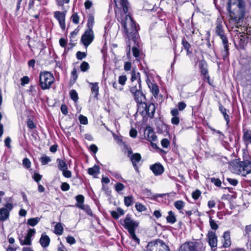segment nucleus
<instances>
[{"label": "nucleus", "mask_w": 251, "mask_h": 251, "mask_svg": "<svg viewBox=\"0 0 251 251\" xmlns=\"http://www.w3.org/2000/svg\"><path fill=\"white\" fill-rule=\"evenodd\" d=\"M182 45L183 48L186 50L187 54L192 53L191 51H190V48L191 47L190 44L186 41L185 38H183L182 39Z\"/></svg>", "instance_id": "35"}, {"label": "nucleus", "mask_w": 251, "mask_h": 251, "mask_svg": "<svg viewBox=\"0 0 251 251\" xmlns=\"http://www.w3.org/2000/svg\"><path fill=\"white\" fill-rule=\"evenodd\" d=\"M126 80L127 78L126 75H121L119 77L118 83L123 87L125 84Z\"/></svg>", "instance_id": "49"}, {"label": "nucleus", "mask_w": 251, "mask_h": 251, "mask_svg": "<svg viewBox=\"0 0 251 251\" xmlns=\"http://www.w3.org/2000/svg\"><path fill=\"white\" fill-rule=\"evenodd\" d=\"M149 87L154 96L158 94L159 91L158 87L156 84L151 83L150 85H149Z\"/></svg>", "instance_id": "36"}, {"label": "nucleus", "mask_w": 251, "mask_h": 251, "mask_svg": "<svg viewBox=\"0 0 251 251\" xmlns=\"http://www.w3.org/2000/svg\"><path fill=\"white\" fill-rule=\"evenodd\" d=\"M142 157L140 153H135L134 154H132L130 158L131 161L132 162V164L133 167L137 172H139V168L137 165L141 160Z\"/></svg>", "instance_id": "12"}, {"label": "nucleus", "mask_w": 251, "mask_h": 251, "mask_svg": "<svg viewBox=\"0 0 251 251\" xmlns=\"http://www.w3.org/2000/svg\"><path fill=\"white\" fill-rule=\"evenodd\" d=\"M150 169L152 171L154 175L159 176L164 172V168L160 163H155L150 166Z\"/></svg>", "instance_id": "13"}, {"label": "nucleus", "mask_w": 251, "mask_h": 251, "mask_svg": "<svg viewBox=\"0 0 251 251\" xmlns=\"http://www.w3.org/2000/svg\"><path fill=\"white\" fill-rule=\"evenodd\" d=\"M79 208L84 210L88 215L91 216H93V212L89 205L84 204L83 205H82V206H81Z\"/></svg>", "instance_id": "41"}, {"label": "nucleus", "mask_w": 251, "mask_h": 251, "mask_svg": "<svg viewBox=\"0 0 251 251\" xmlns=\"http://www.w3.org/2000/svg\"><path fill=\"white\" fill-rule=\"evenodd\" d=\"M70 186L67 182H63L61 185V189L63 191H67L70 189Z\"/></svg>", "instance_id": "55"}, {"label": "nucleus", "mask_w": 251, "mask_h": 251, "mask_svg": "<svg viewBox=\"0 0 251 251\" xmlns=\"http://www.w3.org/2000/svg\"><path fill=\"white\" fill-rule=\"evenodd\" d=\"M227 10L230 20L234 24L238 25L245 14V2L243 0H229Z\"/></svg>", "instance_id": "2"}, {"label": "nucleus", "mask_w": 251, "mask_h": 251, "mask_svg": "<svg viewBox=\"0 0 251 251\" xmlns=\"http://www.w3.org/2000/svg\"><path fill=\"white\" fill-rule=\"evenodd\" d=\"M243 140L246 144H251V130L244 129Z\"/></svg>", "instance_id": "21"}, {"label": "nucleus", "mask_w": 251, "mask_h": 251, "mask_svg": "<svg viewBox=\"0 0 251 251\" xmlns=\"http://www.w3.org/2000/svg\"><path fill=\"white\" fill-rule=\"evenodd\" d=\"M229 168L232 173L245 176L251 174V161L249 160L243 161L234 160L231 162Z\"/></svg>", "instance_id": "3"}, {"label": "nucleus", "mask_w": 251, "mask_h": 251, "mask_svg": "<svg viewBox=\"0 0 251 251\" xmlns=\"http://www.w3.org/2000/svg\"><path fill=\"white\" fill-rule=\"evenodd\" d=\"M166 220L168 223L171 224H174L176 221L175 214L172 211L168 212V215L166 217Z\"/></svg>", "instance_id": "29"}, {"label": "nucleus", "mask_w": 251, "mask_h": 251, "mask_svg": "<svg viewBox=\"0 0 251 251\" xmlns=\"http://www.w3.org/2000/svg\"><path fill=\"white\" fill-rule=\"evenodd\" d=\"M245 235H247L248 237L251 236V225L246 226Z\"/></svg>", "instance_id": "61"}, {"label": "nucleus", "mask_w": 251, "mask_h": 251, "mask_svg": "<svg viewBox=\"0 0 251 251\" xmlns=\"http://www.w3.org/2000/svg\"><path fill=\"white\" fill-rule=\"evenodd\" d=\"M137 103H141L145 100V96L143 94L142 90L132 94Z\"/></svg>", "instance_id": "17"}, {"label": "nucleus", "mask_w": 251, "mask_h": 251, "mask_svg": "<svg viewBox=\"0 0 251 251\" xmlns=\"http://www.w3.org/2000/svg\"><path fill=\"white\" fill-rule=\"evenodd\" d=\"M125 188L124 185L121 183L118 182L115 184V189L117 192L123 191Z\"/></svg>", "instance_id": "46"}, {"label": "nucleus", "mask_w": 251, "mask_h": 251, "mask_svg": "<svg viewBox=\"0 0 251 251\" xmlns=\"http://www.w3.org/2000/svg\"><path fill=\"white\" fill-rule=\"evenodd\" d=\"M201 192L199 190H196L192 193V196L194 199L197 200L201 196Z\"/></svg>", "instance_id": "58"}, {"label": "nucleus", "mask_w": 251, "mask_h": 251, "mask_svg": "<svg viewBox=\"0 0 251 251\" xmlns=\"http://www.w3.org/2000/svg\"><path fill=\"white\" fill-rule=\"evenodd\" d=\"M161 145L164 148H168L170 146V141L166 138H164L161 141Z\"/></svg>", "instance_id": "52"}, {"label": "nucleus", "mask_w": 251, "mask_h": 251, "mask_svg": "<svg viewBox=\"0 0 251 251\" xmlns=\"http://www.w3.org/2000/svg\"><path fill=\"white\" fill-rule=\"evenodd\" d=\"M94 38L93 30L87 29L82 35L81 41L85 47H87L92 42Z\"/></svg>", "instance_id": "9"}, {"label": "nucleus", "mask_w": 251, "mask_h": 251, "mask_svg": "<svg viewBox=\"0 0 251 251\" xmlns=\"http://www.w3.org/2000/svg\"><path fill=\"white\" fill-rule=\"evenodd\" d=\"M115 8L114 9L116 16L121 20V25L124 28V32L127 38L133 39L136 41L137 36V28L135 23L130 16L126 14L129 7L127 0H114Z\"/></svg>", "instance_id": "1"}, {"label": "nucleus", "mask_w": 251, "mask_h": 251, "mask_svg": "<svg viewBox=\"0 0 251 251\" xmlns=\"http://www.w3.org/2000/svg\"><path fill=\"white\" fill-rule=\"evenodd\" d=\"M135 231H132L131 232H129V233L130 234V237L132 239V240L135 241L137 244L140 243V240L136 236L135 234Z\"/></svg>", "instance_id": "47"}, {"label": "nucleus", "mask_w": 251, "mask_h": 251, "mask_svg": "<svg viewBox=\"0 0 251 251\" xmlns=\"http://www.w3.org/2000/svg\"><path fill=\"white\" fill-rule=\"evenodd\" d=\"M86 56V53L78 51L76 52V57L78 60H82Z\"/></svg>", "instance_id": "57"}, {"label": "nucleus", "mask_w": 251, "mask_h": 251, "mask_svg": "<svg viewBox=\"0 0 251 251\" xmlns=\"http://www.w3.org/2000/svg\"><path fill=\"white\" fill-rule=\"evenodd\" d=\"M227 180L230 184L234 186H236L238 183V181L236 179L227 178Z\"/></svg>", "instance_id": "60"}, {"label": "nucleus", "mask_w": 251, "mask_h": 251, "mask_svg": "<svg viewBox=\"0 0 251 251\" xmlns=\"http://www.w3.org/2000/svg\"><path fill=\"white\" fill-rule=\"evenodd\" d=\"M63 231V227L61 223H57L54 227V233L56 235H60Z\"/></svg>", "instance_id": "33"}, {"label": "nucleus", "mask_w": 251, "mask_h": 251, "mask_svg": "<svg viewBox=\"0 0 251 251\" xmlns=\"http://www.w3.org/2000/svg\"><path fill=\"white\" fill-rule=\"evenodd\" d=\"M237 32H239V34H238L237 35H235V37L236 39H239L240 40V43H242L245 41L246 35L244 33V31H245V28L243 30V29H241V32L239 31V30H236Z\"/></svg>", "instance_id": "40"}, {"label": "nucleus", "mask_w": 251, "mask_h": 251, "mask_svg": "<svg viewBox=\"0 0 251 251\" xmlns=\"http://www.w3.org/2000/svg\"><path fill=\"white\" fill-rule=\"evenodd\" d=\"M135 206L136 210L139 212H143L147 210L146 207L140 202H136Z\"/></svg>", "instance_id": "42"}, {"label": "nucleus", "mask_w": 251, "mask_h": 251, "mask_svg": "<svg viewBox=\"0 0 251 251\" xmlns=\"http://www.w3.org/2000/svg\"><path fill=\"white\" fill-rule=\"evenodd\" d=\"M179 251H205V246L198 242H188L181 245Z\"/></svg>", "instance_id": "5"}, {"label": "nucleus", "mask_w": 251, "mask_h": 251, "mask_svg": "<svg viewBox=\"0 0 251 251\" xmlns=\"http://www.w3.org/2000/svg\"><path fill=\"white\" fill-rule=\"evenodd\" d=\"M90 84L92 85L91 89L92 93L94 94V97L95 98H97L99 95V87L98 86V83H90Z\"/></svg>", "instance_id": "27"}, {"label": "nucleus", "mask_w": 251, "mask_h": 251, "mask_svg": "<svg viewBox=\"0 0 251 251\" xmlns=\"http://www.w3.org/2000/svg\"><path fill=\"white\" fill-rule=\"evenodd\" d=\"M209 224H210L211 228L213 230H216L219 227L218 225L216 224L215 221L212 219V218L211 217H210V218H209Z\"/></svg>", "instance_id": "45"}, {"label": "nucleus", "mask_w": 251, "mask_h": 251, "mask_svg": "<svg viewBox=\"0 0 251 251\" xmlns=\"http://www.w3.org/2000/svg\"><path fill=\"white\" fill-rule=\"evenodd\" d=\"M54 17L58 21L61 28L63 29L65 28V13L60 11L54 12Z\"/></svg>", "instance_id": "11"}, {"label": "nucleus", "mask_w": 251, "mask_h": 251, "mask_svg": "<svg viewBox=\"0 0 251 251\" xmlns=\"http://www.w3.org/2000/svg\"><path fill=\"white\" fill-rule=\"evenodd\" d=\"M171 123L175 125H178L179 123V118L178 116L173 117L171 119Z\"/></svg>", "instance_id": "64"}, {"label": "nucleus", "mask_w": 251, "mask_h": 251, "mask_svg": "<svg viewBox=\"0 0 251 251\" xmlns=\"http://www.w3.org/2000/svg\"><path fill=\"white\" fill-rule=\"evenodd\" d=\"M88 174L90 175H94L100 173V168L97 165H95L92 168H90L88 170Z\"/></svg>", "instance_id": "37"}, {"label": "nucleus", "mask_w": 251, "mask_h": 251, "mask_svg": "<svg viewBox=\"0 0 251 251\" xmlns=\"http://www.w3.org/2000/svg\"><path fill=\"white\" fill-rule=\"evenodd\" d=\"M54 81L52 74L48 71L41 72L39 77V85L42 90L49 89Z\"/></svg>", "instance_id": "4"}, {"label": "nucleus", "mask_w": 251, "mask_h": 251, "mask_svg": "<svg viewBox=\"0 0 251 251\" xmlns=\"http://www.w3.org/2000/svg\"><path fill=\"white\" fill-rule=\"evenodd\" d=\"M146 111L147 115L150 118H152L154 116V112L155 111V107L154 104L151 103L146 106Z\"/></svg>", "instance_id": "18"}, {"label": "nucleus", "mask_w": 251, "mask_h": 251, "mask_svg": "<svg viewBox=\"0 0 251 251\" xmlns=\"http://www.w3.org/2000/svg\"><path fill=\"white\" fill-rule=\"evenodd\" d=\"M223 238V246L225 248H228L231 245L230 235L228 231H225L222 235Z\"/></svg>", "instance_id": "15"}, {"label": "nucleus", "mask_w": 251, "mask_h": 251, "mask_svg": "<svg viewBox=\"0 0 251 251\" xmlns=\"http://www.w3.org/2000/svg\"><path fill=\"white\" fill-rule=\"evenodd\" d=\"M211 182L213 183L215 186L220 187L221 185L222 182L219 178L212 177L210 178Z\"/></svg>", "instance_id": "50"}, {"label": "nucleus", "mask_w": 251, "mask_h": 251, "mask_svg": "<svg viewBox=\"0 0 251 251\" xmlns=\"http://www.w3.org/2000/svg\"><path fill=\"white\" fill-rule=\"evenodd\" d=\"M20 242L22 245H30L31 243V238L26 235L25 239L23 240L22 237H19Z\"/></svg>", "instance_id": "32"}, {"label": "nucleus", "mask_w": 251, "mask_h": 251, "mask_svg": "<svg viewBox=\"0 0 251 251\" xmlns=\"http://www.w3.org/2000/svg\"><path fill=\"white\" fill-rule=\"evenodd\" d=\"M75 200L77 203L75 204V206L80 208L82 205H84V197L82 195H78L75 197Z\"/></svg>", "instance_id": "30"}, {"label": "nucleus", "mask_w": 251, "mask_h": 251, "mask_svg": "<svg viewBox=\"0 0 251 251\" xmlns=\"http://www.w3.org/2000/svg\"><path fill=\"white\" fill-rule=\"evenodd\" d=\"M215 32L217 35L220 36L224 34V29L222 20L218 18L216 22Z\"/></svg>", "instance_id": "14"}, {"label": "nucleus", "mask_w": 251, "mask_h": 251, "mask_svg": "<svg viewBox=\"0 0 251 251\" xmlns=\"http://www.w3.org/2000/svg\"><path fill=\"white\" fill-rule=\"evenodd\" d=\"M50 243L49 237L47 235L42 234L40 239L41 245L44 248H46L49 246Z\"/></svg>", "instance_id": "22"}, {"label": "nucleus", "mask_w": 251, "mask_h": 251, "mask_svg": "<svg viewBox=\"0 0 251 251\" xmlns=\"http://www.w3.org/2000/svg\"><path fill=\"white\" fill-rule=\"evenodd\" d=\"M199 66L201 74L203 75L205 78H209V77L208 75V71L206 62L204 61H201L199 64Z\"/></svg>", "instance_id": "20"}, {"label": "nucleus", "mask_w": 251, "mask_h": 251, "mask_svg": "<svg viewBox=\"0 0 251 251\" xmlns=\"http://www.w3.org/2000/svg\"><path fill=\"white\" fill-rule=\"evenodd\" d=\"M79 120L80 123L83 125H87L88 124L87 118L82 115H80L79 116Z\"/></svg>", "instance_id": "53"}, {"label": "nucleus", "mask_w": 251, "mask_h": 251, "mask_svg": "<svg viewBox=\"0 0 251 251\" xmlns=\"http://www.w3.org/2000/svg\"><path fill=\"white\" fill-rule=\"evenodd\" d=\"M40 161H41L42 165H45L50 162L51 159L50 157L46 155H43L40 157Z\"/></svg>", "instance_id": "39"}, {"label": "nucleus", "mask_w": 251, "mask_h": 251, "mask_svg": "<svg viewBox=\"0 0 251 251\" xmlns=\"http://www.w3.org/2000/svg\"><path fill=\"white\" fill-rule=\"evenodd\" d=\"M124 224L122 225L125 228L127 229L128 232L135 231L138 226L139 223L132 220L129 215H126L125 219L124 220Z\"/></svg>", "instance_id": "7"}, {"label": "nucleus", "mask_w": 251, "mask_h": 251, "mask_svg": "<svg viewBox=\"0 0 251 251\" xmlns=\"http://www.w3.org/2000/svg\"><path fill=\"white\" fill-rule=\"evenodd\" d=\"M63 176L66 178H71L72 177V173L68 169L61 171Z\"/></svg>", "instance_id": "54"}, {"label": "nucleus", "mask_w": 251, "mask_h": 251, "mask_svg": "<svg viewBox=\"0 0 251 251\" xmlns=\"http://www.w3.org/2000/svg\"><path fill=\"white\" fill-rule=\"evenodd\" d=\"M71 19L74 24H78L79 23V17L76 13H75L72 15Z\"/></svg>", "instance_id": "51"}, {"label": "nucleus", "mask_w": 251, "mask_h": 251, "mask_svg": "<svg viewBox=\"0 0 251 251\" xmlns=\"http://www.w3.org/2000/svg\"><path fill=\"white\" fill-rule=\"evenodd\" d=\"M66 241L70 245H73L76 243V241L75 238L71 236H68L66 238Z\"/></svg>", "instance_id": "56"}, {"label": "nucleus", "mask_w": 251, "mask_h": 251, "mask_svg": "<svg viewBox=\"0 0 251 251\" xmlns=\"http://www.w3.org/2000/svg\"><path fill=\"white\" fill-rule=\"evenodd\" d=\"M178 109L179 111L183 110L186 107V104L183 101H180L177 104Z\"/></svg>", "instance_id": "62"}, {"label": "nucleus", "mask_w": 251, "mask_h": 251, "mask_svg": "<svg viewBox=\"0 0 251 251\" xmlns=\"http://www.w3.org/2000/svg\"><path fill=\"white\" fill-rule=\"evenodd\" d=\"M219 110L221 112V113L223 114L224 118L226 121V126H228V124L230 121L229 117L228 115L226 113V109L221 104H220L219 105Z\"/></svg>", "instance_id": "24"}, {"label": "nucleus", "mask_w": 251, "mask_h": 251, "mask_svg": "<svg viewBox=\"0 0 251 251\" xmlns=\"http://www.w3.org/2000/svg\"><path fill=\"white\" fill-rule=\"evenodd\" d=\"M130 80L132 83H141L140 74L137 72L135 69H133L131 72Z\"/></svg>", "instance_id": "16"}, {"label": "nucleus", "mask_w": 251, "mask_h": 251, "mask_svg": "<svg viewBox=\"0 0 251 251\" xmlns=\"http://www.w3.org/2000/svg\"><path fill=\"white\" fill-rule=\"evenodd\" d=\"M56 163L57 164V168L60 171H64L65 169L66 170L68 169V165L66 162L60 158H57L56 159Z\"/></svg>", "instance_id": "23"}, {"label": "nucleus", "mask_w": 251, "mask_h": 251, "mask_svg": "<svg viewBox=\"0 0 251 251\" xmlns=\"http://www.w3.org/2000/svg\"><path fill=\"white\" fill-rule=\"evenodd\" d=\"M95 23L94 17L93 14H89L88 18L87 26L88 29L92 30Z\"/></svg>", "instance_id": "31"}, {"label": "nucleus", "mask_w": 251, "mask_h": 251, "mask_svg": "<svg viewBox=\"0 0 251 251\" xmlns=\"http://www.w3.org/2000/svg\"><path fill=\"white\" fill-rule=\"evenodd\" d=\"M80 70L82 72H85L89 68V65L88 63L83 61L80 65Z\"/></svg>", "instance_id": "48"}, {"label": "nucleus", "mask_w": 251, "mask_h": 251, "mask_svg": "<svg viewBox=\"0 0 251 251\" xmlns=\"http://www.w3.org/2000/svg\"><path fill=\"white\" fill-rule=\"evenodd\" d=\"M27 126L30 129H33L36 127L35 125L34 124L33 122L30 119L27 120Z\"/></svg>", "instance_id": "59"}, {"label": "nucleus", "mask_w": 251, "mask_h": 251, "mask_svg": "<svg viewBox=\"0 0 251 251\" xmlns=\"http://www.w3.org/2000/svg\"><path fill=\"white\" fill-rule=\"evenodd\" d=\"M147 251H170L169 247L162 240L150 242L147 246Z\"/></svg>", "instance_id": "6"}, {"label": "nucleus", "mask_w": 251, "mask_h": 251, "mask_svg": "<svg viewBox=\"0 0 251 251\" xmlns=\"http://www.w3.org/2000/svg\"><path fill=\"white\" fill-rule=\"evenodd\" d=\"M132 50L133 56L136 58L137 60H139V57L140 54L139 50L136 47H133Z\"/></svg>", "instance_id": "44"}, {"label": "nucleus", "mask_w": 251, "mask_h": 251, "mask_svg": "<svg viewBox=\"0 0 251 251\" xmlns=\"http://www.w3.org/2000/svg\"><path fill=\"white\" fill-rule=\"evenodd\" d=\"M206 240L212 251H215L217 247L218 239L215 231L209 230L206 235Z\"/></svg>", "instance_id": "8"}, {"label": "nucleus", "mask_w": 251, "mask_h": 251, "mask_svg": "<svg viewBox=\"0 0 251 251\" xmlns=\"http://www.w3.org/2000/svg\"><path fill=\"white\" fill-rule=\"evenodd\" d=\"M13 205L10 203L6 204L5 207L0 209V220L5 221L7 220L9 215V211L12 209Z\"/></svg>", "instance_id": "10"}, {"label": "nucleus", "mask_w": 251, "mask_h": 251, "mask_svg": "<svg viewBox=\"0 0 251 251\" xmlns=\"http://www.w3.org/2000/svg\"><path fill=\"white\" fill-rule=\"evenodd\" d=\"M29 82V78L27 76H25L21 78V85L22 86L25 85L28 83Z\"/></svg>", "instance_id": "63"}, {"label": "nucleus", "mask_w": 251, "mask_h": 251, "mask_svg": "<svg viewBox=\"0 0 251 251\" xmlns=\"http://www.w3.org/2000/svg\"><path fill=\"white\" fill-rule=\"evenodd\" d=\"M124 203L125 205L129 207L130 206H131L133 205V204L134 202V199L132 196H126L124 198Z\"/></svg>", "instance_id": "28"}, {"label": "nucleus", "mask_w": 251, "mask_h": 251, "mask_svg": "<svg viewBox=\"0 0 251 251\" xmlns=\"http://www.w3.org/2000/svg\"><path fill=\"white\" fill-rule=\"evenodd\" d=\"M69 95H70L71 99L75 102H76L78 101V94L75 90H71L69 92Z\"/></svg>", "instance_id": "38"}, {"label": "nucleus", "mask_w": 251, "mask_h": 251, "mask_svg": "<svg viewBox=\"0 0 251 251\" xmlns=\"http://www.w3.org/2000/svg\"><path fill=\"white\" fill-rule=\"evenodd\" d=\"M221 39L222 41L223 45L224 48V52H225L224 55H227L228 54V41L227 37L225 35V34L222 35L220 36Z\"/></svg>", "instance_id": "19"}, {"label": "nucleus", "mask_w": 251, "mask_h": 251, "mask_svg": "<svg viewBox=\"0 0 251 251\" xmlns=\"http://www.w3.org/2000/svg\"><path fill=\"white\" fill-rule=\"evenodd\" d=\"M175 207L178 210L181 209L185 205V203L182 201H177L175 203Z\"/></svg>", "instance_id": "43"}, {"label": "nucleus", "mask_w": 251, "mask_h": 251, "mask_svg": "<svg viewBox=\"0 0 251 251\" xmlns=\"http://www.w3.org/2000/svg\"><path fill=\"white\" fill-rule=\"evenodd\" d=\"M40 221V218L35 217L30 218L27 220V224L31 226H34L37 225Z\"/></svg>", "instance_id": "34"}, {"label": "nucleus", "mask_w": 251, "mask_h": 251, "mask_svg": "<svg viewBox=\"0 0 251 251\" xmlns=\"http://www.w3.org/2000/svg\"><path fill=\"white\" fill-rule=\"evenodd\" d=\"M141 83H132L130 86V91L132 94L141 91Z\"/></svg>", "instance_id": "26"}, {"label": "nucleus", "mask_w": 251, "mask_h": 251, "mask_svg": "<svg viewBox=\"0 0 251 251\" xmlns=\"http://www.w3.org/2000/svg\"><path fill=\"white\" fill-rule=\"evenodd\" d=\"M145 131L148 132L147 139L149 141H155L156 140L157 136L151 128L147 129Z\"/></svg>", "instance_id": "25"}]
</instances>
